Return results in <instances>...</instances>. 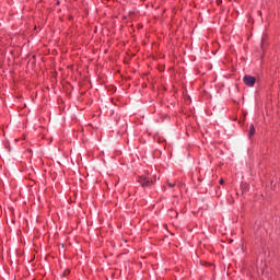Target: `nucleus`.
Instances as JSON below:
<instances>
[{
  "label": "nucleus",
  "mask_w": 280,
  "mask_h": 280,
  "mask_svg": "<svg viewBox=\"0 0 280 280\" xmlns=\"http://www.w3.org/2000/svg\"><path fill=\"white\" fill-rule=\"evenodd\" d=\"M255 136V126L254 125H250L249 126V132H248V137H254Z\"/></svg>",
  "instance_id": "7ed1b4c3"
},
{
  "label": "nucleus",
  "mask_w": 280,
  "mask_h": 280,
  "mask_svg": "<svg viewBox=\"0 0 280 280\" xmlns=\"http://www.w3.org/2000/svg\"><path fill=\"white\" fill-rule=\"evenodd\" d=\"M138 182L141 184L142 187H150L154 185V182L148 177H140Z\"/></svg>",
  "instance_id": "f03ea898"
},
{
  "label": "nucleus",
  "mask_w": 280,
  "mask_h": 280,
  "mask_svg": "<svg viewBox=\"0 0 280 280\" xmlns=\"http://www.w3.org/2000/svg\"><path fill=\"white\" fill-rule=\"evenodd\" d=\"M168 187H171V188L176 187V183H168Z\"/></svg>",
  "instance_id": "20e7f679"
},
{
  "label": "nucleus",
  "mask_w": 280,
  "mask_h": 280,
  "mask_svg": "<svg viewBox=\"0 0 280 280\" xmlns=\"http://www.w3.org/2000/svg\"><path fill=\"white\" fill-rule=\"evenodd\" d=\"M243 82L244 84H246V86H255V83L257 82V79L250 74H246L244 78H243Z\"/></svg>",
  "instance_id": "f257e3e1"
},
{
  "label": "nucleus",
  "mask_w": 280,
  "mask_h": 280,
  "mask_svg": "<svg viewBox=\"0 0 280 280\" xmlns=\"http://www.w3.org/2000/svg\"><path fill=\"white\" fill-rule=\"evenodd\" d=\"M67 275H69V271H63L62 272V277H67Z\"/></svg>",
  "instance_id": "39448f33"
},
{
  "label": "nucleus",
  "mask_w": 280,
  "mask_h": 280,
  "mask_svg": "<svg viewBox=\"0 0 280 280\" xmlns=\"http://www.w3.org/2000/svg\"><path fill=\"white\" fill-rule=\"evenodd\" d=\"M260 47L264 48V39H261Z\"/></svg>",
  "instance_id": "0eeeda50"
},
{
  "label": "nucleus",
  "mask_w": 280,
  "mask_h": 280,
  "mask_svg": "<svg viewBox=\"0 0 280 280\" xmlns=\"http://www.w3.org/2000/svg\"><path fill=\"white\" fill-rule=\"evenodd\" d=\"M220 185H223L224 184V179H220Z\"/></svg>",
  "instance_id": "423d86ee"
}]
</instances>
